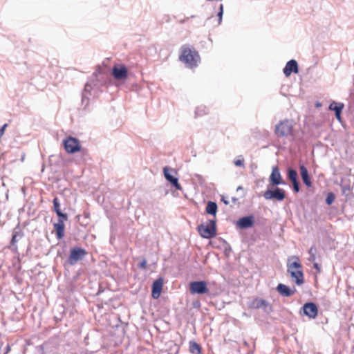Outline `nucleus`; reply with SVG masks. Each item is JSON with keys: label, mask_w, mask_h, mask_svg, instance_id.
I'll return each mask as SVG.
<instances>
[{"label": "nucleus", "mask_w": 354, "mask_h": 354, "mask_svg": "<svg viewBox=\"0 0 354 354\" xmlns=\"http://www.w3.org/2000/svg\"><path fill=\"white\" fill-rule=\"evenodd\" d=\"M180 60L184 62L189 68L196 67L199 62L200 57L194 48L183 46L181 48Z\"/></svg>", "instance_id": "nucleus-1"}, {"label": "nucleus", "mask_w": 354, "mask_h": 354, "mask_svg": "<svg viewBox=\"0 0 354 354\" xmlns=\"http://www.w3.org/2000/svg\"><path fill=\"white\" fill-rule=\"evenodd\" d=\"M293 122L290 120H283L275 125L274 133L277 137H288L292 134Z\"/></svg>", "instance_id": "nucleus-2"}, {"label": "nucleus", "mask_w": 354, "mask_h": 354, "mask_svg": "<svg viewBox=\"0 0 354 354\" xmlns=\"http://www.w3.org/2000/svg\"><path fill=\"white\" fill-rule=\"evenodd\" d=\"M197 229L202 237L207 239H212L216 235V221L210 219L207 225L202 223L198 226Z\"/></svg>", "instance_id": "nucleus-3"}, {"label": "nucleus", "mask_w": 354, "mask_h": 354, "mask_svg": "<svg viewBox=\"0 0 354 354\" xmlns=\"http://www.w3.org/2000/svg\"><path fill=\"white\" fill-rule=\"evenodd\" d=\"M272 185H268V189L263 194V196L266 200H277L282 201L286 198V192L283 189L274 186V189H271Z\"/></svg>", "instance_id": "nucleus-4"}, {"label": "nucleus", "mask_w": 354, "mask_h": 354, "mask_svg": "<svg viewBox=\"0 0 354 354\" xmlns=\"http://www.w3.org/2000/svg\"><path fill=\"white\" fill-rule=\"evenodd\" d=\"M86 254L87 252L85 249L79 247H73L71 249V252L66 262L68 265L73 266L79 261L82 260Z\"/></svg>", "instance_id": "nucleus-5"}, {"label": "nucleus", "mask_w": 354, "mask_h": 354, "mask_svg": "<svg viewBox=\"0 0 354 354\" xmlns=\"http://www.w3.org/2000/svg\"><path fill=\"white\" fill-rule=\"evenodd\" d=\"M176 173V172L174 169L167 166L163 168V174L165 179L177 190H182L183 188L178 183V178L174 176V174Z\"/></svg>", "instance_id": "nucleus-6"}, {"label": "nucleus", "mask_w": 354, "mask_h": 354, "mask_svg": "<svg viewBox=\"0 0 354 354\" xmlns=\"http://www.w3.org/2000/svg\"><path fill=\"white\" fill-rule=\"evenodd\" d=\"M189 290L192 294L203 295L209 292L207 283L205 281H195L189 284Z\"/></svg>", "instance_id": "nucleus-7"}, {"label": "nucleus", "mask_w": 354, "mask_h": 354, "mask_svg": "<svg viewBox=\"0 0 354 354\" xmlns=\"http://www.w3.org/2000/svg\"><path fill=\"white\" fill-rule=\"evenodd\" d=\"M318 313V308L313 302H307L301 307L300 314H303L310 319H315Z\"/></svg>", "instance_id": "nucleus-8"}, {"label": "nucleus", "mask_w": 354, "mask_h": 354, "mask_svg": "<svg viewBox=\"0 0 354 354\" xmlns=\"http://www.w3.org/2000/svg\"><path fill=\"white\" fill-rule=\"evenodd\" d=\"M128 75V69L124 65H115L112 68V75L116 80H125Z\"/></svg>", "instance_id": "nucleus-9"}, {"label": "nucleus", "mask_w": 354, "mask_h": 354, "mask_svg": "<svg viewBox=\"0 0 354 354\" xmlns=\"http://www.w3.org/2000/svg\"><path fill=\"white\" fill-rule=\"evenodd\" d=\"M270 184L268 185L278 186L279 185H286V182L282 180L281 173L278 167H272L271 174L269 178Z\"/></svg>", "instance_id": "nucleus-10"}, {"label": "nucleus", "mask_w": 354, "mask_h": 354, "mask_svg": "<svg viewBox=\"0 0 354 354\" xmlns=\"http://www.w3.org/2000/svg\"><path fill=\"white\" fill-rule=\"evenodd\" d=\"M64 148L69 153H73L80 150L79 140L76 138L69 137L64 140Z\"/></svg>", "instance_id": "nucleus-11"}, {"label": "nucleus", "mask_w": 354, "mask_h": 354, "mask_svg": "<svg viewBox=\"0 0 354 354\" xmlns=\"http://www.w3.org/2000/svg\"><path fill=\"white\" fill-rule=\"evenodd\" d=\"M254 216L253 215H249L239 218L236 221V226L237 228L245 230L252 227L254 225Z\"/></svg>", "instance_id": "nucleus-12"}, {"label": "nucleus", "mask_w": 354, "mask_h": 354, "mask_svg": "<svg viewBox=\"0 0 354 354\" xmlns=\"http://www.w3.org/2000/svg\"><path fill=\"white\" fill-rule=\"evenodd\" d=\"M301 268L303 266L297 256H291L288 258L287 272L297 271Z\"/></svg>", "instance_id": "nucleus-13"}, {"label": "nucleus", "mask_w": 354, "mask_h": 354, "mask_svg": "<svg viewBox=\"0 0 354 354\" xmlns=\"http://www.w3.org/2000/svg\"><path fill=\"white\" fill-rule=\"evenodd\" d=\"M298 71V64L295 59L288 61L283 69V72L286 77L290 76L292 73H297Z\"/></svg>", "instance_id": "nucleus-14"}, {"label": "nucleus", "mask_w": 354, "mask_h": 354, "mask_svg": "<svg viewBox=\"0 0 354 354\" xmlns=\"http://www.w3.org/2000/svg\"><path fill=\"white\" fill-rule=\"evenodd\" d=\"M163 286V279L159 278L156 279L152 284L151 296L153 299H158L161 293Z\"/></svg>", "instance_id": "nucleus-15"}, {"label": "nucleus", "mask_w": 354, "mask_h": 354, "mask_svg": "<svg viewBox=\"0 0 354 354\" xmlns=\"http://www.w3.org/2000/svg\"><path fill=\"white\" fill-rule=\"evenodd\" d=\"M291 277L292 280L297 285L301 286L304 283V275L303 268L299 270L287 272Z\"/></svg>", "instance_id": "nucleus-16"}, {"label": "nucleus", "mask_w": 354, "mask_h": 354, "mask_svg": "<svg viewBox=\"0 0 354 354\" xmlns=\"http://www.w3.org/2000/svg\"><path fill=\"white\" fill-rule=\"evenodd\" d=\"M252 305L255 308H262L266 313H270L272 310V307L269 303L263 299H255Z\"/></svg>", "instance_id": "nucleus-17"}, {"label": "nucleus", "mask_w": 354, "mask_h": 354, "mask_svg": "<svg viewBox=\"0 0 354 354\" xmlns=\"http://www.w3.org/2000/svg\"><path fill=\"white\" fill-rule=\"evenodd\" d=\"M276 289L281 296L287 297H291L296 292V289L295 288L291 290L288 286L283 283H279Z\"/></svg>", "instance_id": "nucleus-18"}, {"label": "nucleus", "mask_w": 354, "mask_h": 354, "mask_svg": "<svg viewBox=\"0 0 354 354\" xmlns=\"http://www.w3.org/2000/svg\"><path fill=\"white\" fill-rule=\"evenodd\" d=\"M300 169V174L301 179L303 180V183L308 187L312 186V182L310 178V176L308 174V171L307 168L304 165H301L299 166Z\"/></svg>", "instance_id": "nucleus-19"}, {"label": "nucleus", "mask_w": 354, "mask_h": 354, "mask_svg": "<svg viewBox=\"0 0 354 354\" xmlns=\"http://www.w3.org/2000/svg\"><path fill=\"white\" fill-rule=\"evenodd\" d=\"M92 88L93 86L92 84L90 82H87L84 86V88L82 95V103L83 104H85V106H88V96L91 95V91Z\"/></svg>", "instance_id": "nucleus-20"}, {"label": "nucleus", "mask_w": 354, "mask_h": 354, "mask_svg": "<svg viewBox=\"0 0 354 354\" xmlns=\"http://www.w3.org/2000/svg\"><path fill=\"white\" fill-rule=\"evenodd\" d=\"M53 227L56 232V237L58 239H62L64 236V223L62 221H58L57 223H54Z\"/></svg>", "instance_id": "nucleus-21"}, {"label": "nucleus", "mask_w": 354, "mask_h": 354, "mask_svg": "<svg viewBox=\"0 0 354 354\" xmlns=\"http://www.w3.org/2000/svg\"><path fill=\"white\" fill-rule=\"evenodd\" d=\"M218 209L217 204L213 201H209L207 204L205 211L208 214L216 216Z\"/></svg>", "instance_id": "nucleus-22"}, {"label": "nucleus", "mask_w": 354, "mask_h": 354, "mask_svg": "<svg viewBox=\"0 0 354 354\" xmlns=\"http://www.w3.org/2000/svg\"><path fill=\"white\" fill-rule=\"evenodd\" d=\"M344 107V104L342 102H332L329 105V109L333 111L335 113H342Z\"/></svg>", "instance_id": "nucleus-23"}, {"label": "nucleus", "mask_w": 354, "mask_h": 354, "mask_svg": "<svg viewBox=\"0 0 354 354\" xmlns=\"http://www.w3.org/2000/svg\"><path fill=\"white\" fill-rule=\"evenodd\" d=\"M189 351L192 354H201V347L200 344L194 341L189 342Z\"/></svg>", "instance_id": "nucleus-24"}, {"label": "nucleus", "mask_w": 354, "mask_h": 354, "mask_svg": "<svg viewBox=\"0 0 354 354\" xmlns=\"http://www.w3.org/2000/svg\"><path fill=\"white\" fill-rule=\"evenodd\" d=\"M23 236V234L19 230L15 229L12 233V236L11 239L10 243L14 245L15 243L19 241V240Z\"/></svg>", "instance_id": "nucleus-25"}, {"label": "nucleus", "mask_w": 354, "mask_h": 354, "mask_svg": "<svg viewBox=\"0 0 354 354\" xmlns=\"http://www.w3.org/2000/svg\"><path fill=\"white\" fill-rule=\"evenodd\" d=\"M287 176H288V178L291 181H295V180H297V176H298V174H297V172L295 169H292V168H288V170H287Z\"/></svg>", "instance_id": "nucleus-26"}, {"label": "nucleus", "mask_w": 354, "mask_h": 354, "mask_svg": "<svg viewBox=\"0 0 354 354\" xmlns=\"http://www.w3.org/2000/svg\"><path fill=\"white\" fill-rule=\"evenodd\" d=\"M207 111V108L205 106H198L195 110V115L196 117H201L207 114L208 112Z\"/></svg>", "instance_id": "nucleus-27"}, {"label": "nucleus", "mask_w": 354, "mask_h": 354, "mask_svg": "<svg viewBox=\"0 0 354 354\" xmlns=\"http://www.w3.org/2000/svg\"><path fill=\"white\" fill-rule=\"evenodd\" d=\"M309 257L308 261L314 262L316 260L317 249L315 245H312L308 250Z\"/></svg>", "instance_id": "nucleus-28"}, {"label": "nucleus", "mask_w": 354, "mask_h": 354, "mask_svg": "<svg viewBox=\"0 0 354 354\" xmlns=\"http://www.w3.org/2000/svg\"><path fill=\"white\" fill-rule=\"evenodd\" d=\"M53 210L56 214H57V212H59V211H62L61 208H60L61 205L59 203V200L57 197L54 198V199L53 201Z\"/></svg>", "instance_id": "nucleus-29"}, {"label": "nucleus", "mask_w": 354, "mask_h": 354, "mask_svg": "<svg viewBox=\"0 0 354 354\" xmlns=\"http://www.w3.org/2000/svg\"><path fill=\"white\" fill-rule=\"evenodd\" d=\"M335 198V194L333 192H329L326 198V203L328 205H331L333 203Z\"/></svg>", "instance_id": "nucleus-30"}, {"label": "nucleus", "mask_w": 354, "mask_h": 354, "mask_svg": "<svg viewBox=\"0 0 354 354\" xmlns=\"http://www.w3.org/2000/svg\"><path fill=\"white\" fill-rule=\"evenodd\" d=\"M223 15V5L221 3L219 6V10L217 13V16L218 17V25H220L222 23Z\"/></svg>", "instance_id": "nucleus-31"}, {"label": "nucleus", "mask_w": 354, "mask_h": 354, "mask_svg": "<svg viewBox=\"0 0 354 354\" xmlns=\"http://www.w3.org/2000/svg\"><path fill=\"white\" fill-rule=\"evenodd\" d=\"M58 216V221H62L64 223V221L68 220V215L65 213H63L62 211H59L57 214H56Z\"/></svg>", "instance_id": "nucleus-32"}, {"label": "nucleus", "mask_w": 354, "mask_h": 354, "mask_svg": "<svg viewBox=\"0 0 354 354\" xmlns=\"http://www.w3.org/2000/svg\"><path fill=\"white\" fill-rule=\"evenodd\" d=\"M239 157L241 158L236 159V160H234V165L237 167H245L243 158L241 156H240Z\"/></svg>", "instance_id": "nucleus-33"}, {"label": "nucleus", "mask_w": 354, "mask_h": 354, "mask_svg": "<svg viewBox=\"0 0 354 354\" xmlns=\"http://www.w3.org/2000/svg\"><path fill=\"white\" fill-rule=\"evenodd\" d=\"M99 75L100 76H102L103 75V73L101 70L100 68H99L98 69H97L93 74V76H94L95 78H96V81H100V77H99ZM101 78H103L102 77H101Z\"/></svg>", "instance_id": "nucleus-34"}, {"label": "nucleus", "mask_w": 354, "mask_h": 354, "mask_svg": "<svg viewBox=\"0 0 354 354\" xmlns=\"http://www.w3.org/2000/svg\"><path fill=\"white\" fill-rule=\"evenodd\" d=\"M292 189H293L294 192L298 193L300 190L299 182L298 181V180H295V181H292Z\"/></svg>", "instance_id": "nucleus-35"}, {"label": "nucleus", "mask_w": 354, "mask_h": 354, "mask_svg": "<svg viewBox=\"0 0 354 354\" xmlns=\"http://www.w3.org/2000/svg\"><path fill=\"white\" fill-rule=\"evenodd\" d=\"M10 351V346L9 344L5 347L4 351H1V346H0V354H8Z\"/></svg>", "instance_id": "nucleus-36"}, {"label": "nucleus", "mask_w": 354, "mask_h": 354, "mask_svg": "<svg viewBox=\"0 0 354 354\" xmlns=\"http://www.w3.org/2000/svg\"><path fill=\"white\" fill-rule=\"evenodd\" d=\"M147 267V260L143 259L139 264V268L142 269H145Z\"/></svg>", "instance_id": "nucleus-37"}, {"label": "nucleus", "mask_w": 354, "mask_h": 354, "mask_svg": "<svg viewBox=\"0 0 354 354\" xmlns=\"http://www.w3.org/2000/svg\"><path fill=\"white\" fill-rule=\"evenodd\" d=\"M7 124H3L1 128H0V138L2 137V136L3 135L4 133V131H5V129L7 127Z\"/></svg>", "instance_id": "nucleus-38"}, {"label": "nucleus", "mask_w": 354, "mask_h": 354, "mask_svg": "<svg viewBox=\"0 0 354 354\" xmlns=\"http://www.w3.org/2000/svg\"><path fill=\"white\" fill-rule=\"evenodd\" d=\"M342 193L344 194H346V192L349 191L350 190V187L349 186H346V185H344V186H342Z\"/></svg>", "instance_id": "nucleus-39"}, {"label": "nucleus", "mask_w": 354, "mask_h": 354, "mask_svg": "<svg viewBox=\"0 0 354 354\" xmlns=\"http://www.w3.org/2000/svg\"><path fill=\"white\" fill-rule=\"evenodd\" d=\"M313 268L317 270V271L318 272H319L321 271V268H320V266L317 263H313Z\"/></svg>", "instance_id": "nucleus-40"}, {"label": "nucleus", "mask_w": 354, "mask_h": 354, "mask_svg": "<svg viewBox=\"0 0 354 354\" xmlns=\"http://www.w3.org/2000/svg\"><path fill=\"white\" fill-rule=\"evenodd\" d=\"M341 114H342V113H338V112L337 113H335L336 119L339 122H341V119H342Z\"/></svg>", "instance_id": "nucleus-41"}, {"label": "nucleus", "mask_w": 354, "mask_h": 354, "mask_svg": "<svg viewBox=\"0 0 354 354\" xmlns=\"http://www.w3.org/2000/svg\"><path fill=\"white\" fill-rule=\"evenodd\" d=\"M178 348H176V351L174 353H168L167 354H178Z\"/></svg>", "instance_id": "nucleus-42"}, {"label": "nucleus", "mask_w": 354, "mask_h": 354, "mask_svg": "<svg viewBox=\"0 0 354 354\" xmlns=\"http://www.w3.org/2000/svg\"><path fill=\"white\" fill-rule=\"evenodd\" d=\"M243 345L245 346H248V343L245 340H244L243 341Z\"/></svg>", "instance_id": "nucleus-43"}, {"label": "nucleus", "mask_w": 354, "mask_h": 354, "mask_svg": "<svg viewBox=\"0 0 354 354\" xmlns=\"http://www.w3.org/2000/svg\"><path fill=\"white\" fill-rule=\"evenodd\" d=\"M188 19H189V17H187L186 19L180 21V23H185Z\"/></svg>", "instance_id": "nucleus-44"}, {"label": "nucleus", "mask_w": 354, "mask_h": 354, "mask_svg": "<svg viewBox=\"0 0 354 354\" xmlns=\"http://www.w3.org/2000/svg\"><path fill=\"white\" fill-rule=\"evenodd\" d=\"M223 203H224L225 204H226V205H227V204H228V201H227L223 199Z\"/></svg>", "instance_id": "nucleus-45"}, {"label": "nucleus", "mask_w": 354, "mask_h": 354, "mask_svg": "<svg viewBox=\"0 0 354 354\" xmlns=\"http://www.w3.org/2000/svg\"><path fill=\"white\" fill-rule=\"evenodd\" d=\"M93 86H97V83H95L94 81H93Z\"/></svg>", "instance_id": "nucleus-46"}, {"label": "nucleus", "mask_w": 354, "mask_h": 354, "mask_svg": "<svg viewBox=\"0 0 354 354\" xmlns=\"http://www.w3.org/2000/svg\"><path fill=\"white\" fill-rule=\"evenodd\" d=\"M241 189H242V187L239 186V187L237 188V190H241Z\"/></svg>", "instance_id": "nucleus-47"}, {"label": "nucleus", "mask_w": 354, "mask_h": 354, "mask_svg": "<svg viewBox=\"0 0 354 354\" xmlns=\"http://www.w3.org/2000/svg\"><path fill=\"white\" fill-rule=\"evenodd\" d=\"M321 106V104L317 103V106Z\"/></svg>", "instance_id": "nucleus-48"}, {"label": "nucleus", "mask_w": 354, "mask_h": 354, "mask_svg": "<svg viewBox=\"0 0 354 354\" xmlns=\"http://www.w3.org/2000/svg\"><path fill=\"white\" fill-rule=\"evenodd\" d=\"M212 17H209L207 19V20L210 19Z\"/></svg>", "instance_id": "nucleus-49"}, {"label": "nucleus", "mask_w": 354, "mask_h": 354, "mask_svg": "<svg viewBox=\"0 0 354 354\" xmlns=\"http://www.w3.org/2000/svg\"><path fill=\"white\" fill-rule=\"evenodd\" d=\"M190 17L194 18V17H195V15H192Z\"/></svg>", "instance_id": "nucleus-50"}]
</instances>
